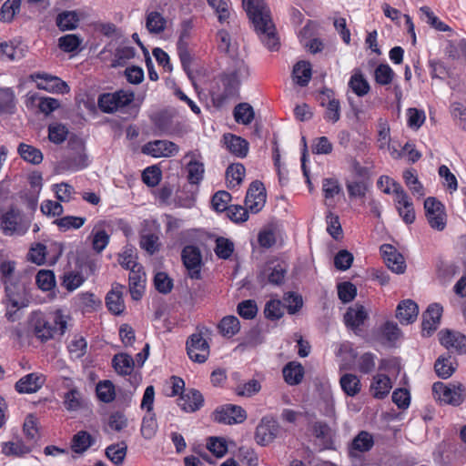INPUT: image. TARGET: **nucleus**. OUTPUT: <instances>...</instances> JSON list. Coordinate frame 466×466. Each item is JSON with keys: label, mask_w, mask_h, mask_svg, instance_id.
Listing matches in <instances>:
<instances>
[{"label": "nucleus", "mask_w": 466, "mask_h": 466, "mask_svg": "<svg viewBox=\"0 0 466 466\" xmlns=\"http://www.w3.org/2000/svg\"><path fill=\"white\" fill-rule=\"evenodd\" d=\"M245 10L261 42L273 50L279 45L270 12L264 0H242Z\"/></svg>", "instance_id": "1"}, {"label": "nucleus", "mask_w": 466, "mask_h": 466, "mask_svg": "<svg viewBox=\"0 0 466 466\" xmlns=\"http://www.w3.org/2000/svg\"><path fill=\"white\" fill-rule=\"evenodd\" d=\"M249 76V69L247 64L237 61L234 69L230 73L219 76L217 86L212 90V97L218 104L223 105L228 99L238 96L240 84Z\"/></svg>", "instance_id": "2"}, {"label": "nucleus", "mask_w": 466, "mask_h": 466, "mask_svg": "<svg viewBox=\"0 0 466 466\" xmlns=\"http://www.w3.org/2000/svg\"><path fill=\"white\" fill-rule=\"evenodd\" d=\"M68 317L62 309H56L45 315L34 312L31 317V326L34 333L41 341L53 339L56 335H63L66 330Z\"/></svg>", "instance_id": "3"}, {"label": "nucleus", "mask_w": 466, "mask_h": 466, "mask_svg": "<svg viewBox=\"0 0 466 466\" xmlns=\"http://www.w3.org/2000/svg\"><path fill=\"white\" fill-rule=\"evenodd\" d=\"M5 285V297L3 303L6 308V318L14 321L16 319V312L26 308L30 303L27 285L25 280L19 279L16 280H7Z\"/></svg>", "instance_id": "4"}, {"label": "nucleus", "mask_w": 466, "mask_h": 466, "mask_svg": "<svg viewBox=\"0 0 466 466\" xmlns=\"http://www.w3.org/2000/svg\"><path fill=\"white\" fill-rule=\"evenodd\" d=\"M383 182H386L387 186L383 188L385 194L394 195V203L397 210L407 209V213L404 216V222L406 224H412L415 220V211L413 203L410 199L407 192L403 189L400 183L396 182L392 178L387 176H381L378 179V187H382Z\"/></svg>", "instance_id": "5"}, {"label": "nucleus", "mask_w": 466, "mask_h": 466, "mask_svg": "<svg viewBox=\"0 0 466 466\" xmlns=\"http://www.w3.org/2000/svg\"><path fill=\"white\" fill-rule=\"evenodd\" d=\"M30 228V221L16 208H10L0 217V229L5 236H23Z\"/></svg>", "instance_id": "6"}, {"label": "nucleus", "mask_w": 466, "mask_h": 466, "mask_svg": "<svg viewBox=\"0 0 466 466\" xmlns=\"http://www.w3.org/2000/svg\"><path fill=\"white\" fill-rule=\"evenodd\" d=\"M287 265L279 259L268 260L259 269L258 280L261 284L279 286L284 283Z\"/></svg>", "instance_id": "7"}, {"label": "nucleus", "mask_w": 466, "mask_h": 466, "mask_svg": "<svg viewBox=\"0 0 466 466\" xmlns=\"http://www.w3.org/2000/svg\"><path fill=\"white\" fill-rule=\"evenodd\" d=\"M432 392L440 401L451 405H460L465 398V390L461 383L445 384L438 381L433 383Z\"/></svg>", "instance_id": "8"}, {"label": "nucleus", "mask_w": 466, "mask_h": 466, "mask_svg": "<svg viewBox=\"0 0 466 466\" xmlns=\"http://www.w3.org/2000/svg\"><path fill=\"white\" fill-rule=\"evenodd\" d=\"M425 216L430 227L437 231H442L447 225V215L441 202L433 197H429L424 201Z\"/></svg>", "instance_id": "9"}, {"label": "nucleus", "mask_w": 466, "mask_h": 466, "mask_svg": "<svg viewBox=\"0 0 466 466\" xmlns=\"http://www.w3.org/2000/svg\"><path fill=\"white\" fill-rule=\"evenodd\" d=\"M134 100V93L119 90L115 93L102 94L98 98V106L105 113L117 111Z\"/></svg>", "instance_id": "10"}, {"label": "nucleus", "mask_w": 466, "mask_h": 466, "mask_svg": "<svg viewBox=\"0 0 466 466\" xmlns=\"http://www.w3.org/2000/svg\"><path fill=\"white\" fill-rule=\"evenodd\" d=\"M247 412L238 405L227 404L218 409L214 412V420L218 423L227 425L239 424L246 420Z\"/></svg>", "instance_id": "11"}, {"label": "nucleus", "mask_w": 466, "mask_h": 466, "mask_svg": "<svg viewBox=\"0 0 466 466\" xmlns=\"http://www.w3.org/2000/svg\"><path fill=\"white\" fill-rule=\"evenodd\" d=\"M279 428V423L272 417H263L256 428V442L260 446L268 445L276 439Z\"/></svg>", "instance_id": "12"}, {"label": "nucleus", "mask_w": 466, "mask_h": 466, "mask_svg": "<svg viewBox=\"0 0 466 466\" xmlns=\"http://www.w3.org/2000/svg\"><path fill=\"white\" fill-rule=\"evenodd\" d=\"M187 352L191 360L204 363L209 356V345L200 333H195L187 340Z\"/></svg>", "instance_id": "13"}, {"label": "nucleus", "mask_w": 466, "mask_h": 466, "mask_svg": "<svg viewBox=\"0 0 466 466\" xmlns=\"http://www.w3.org/2000/svg\"><path fill=\"white\" fill-rule=\"evenodd\" d=\"M266 202V192L262 182L253 181L247 192L245 205L252 213H258L262 209Z\"/></svg>", "instance_id": "14"}, {"label": "nucleus", "mask_w": 466, "mask_h": 466, "mask_svg": "<svg viewBox=\"0 0 466 466\" xmlns=\"http://www.w3.org/2000/svg\"><path fill=\"white\" fill-rule=\"evenodd\" d=\"M178 146L168 140H155L145 144L142 153L153 157H169L178 152Z\"/></svg>", "instance_id": "15"}, {"label": "nucleus", "mask_w": 466, "mask_h": 466, "mask_svg": "<svg viewBox=\"0 0 466 466\" xmlns=\"http://www.w3.org/2000/svg\"><path fill=\"white\" fill-rule=\"evenodd\" d=\"M31 78L36 81V86L39 89L57 94H65L69 91L67 84L57 76H54L48 74L36 73L32 75Z\"/></svg>", "instance_id": "16"}, {"label": "nucleus", "mask_w": 466, "mask_h": 466, "mask_svg": "<svg viewBox=\"0 0 466 466\" xmlns=\"http://www.w3.org/2000/svg\"><path fill=\"white\" fill-rule=\"evenodd\" d=\"M183 263L188 270L191 279L200 278L201 254L195 246H186L181 254Z\"/></svg>", "instance_id": "17"}, {"label": "nucleus", "mask_w": 466, "mask_h": 466, "mask_svg": "<svg viewBox=\"0 0 466 466\" xmlns=\"http://www.w3.org/2000/svg\"><path fill=\"white\" fill-rule=\"evenodd\" d=\"M369 318V312L364 306L355 304L350 307L344 315V321L348 328L358 333L361 330L360 327Z\"/></svg>", "instance_id": "18"}, {"label": "nucleus", "mask_w": 466, "mask_h": 466, "mask_svg": "<svg viewBox=\"0 0 466 466\" xmlns=\"http://www.w3.org/2000/svg\"><path fill=\"white\" fill-rule=\"evenodd\" d=\"M439 339L447 350L452 349L459 354L466 353V337L463 334L449 329L441 330Z\"/></svg>", "instance_id": "19"}, {"label": "nucleus", "mask_w": 466, "mask_h": 466, "mask_svg": "<svg viewBox=\"0 0 466 466\" xmlns=\"http://www.w3.org/2000/svg\"><path fill=\"white\" fill-rule=\"evenodd\" d=\"M177 405L186 412H195L204 405V397L195 389H188L177 399Z\"/></svg>", "instance_id": "20"}, {"label": "nucleus", "mask_w": 466, "mask_h": 466, "mask_svg": "<svg viewBox=\"0 0 466 466\" xmlns=\"http://www.w3.org/2000/svg\"><path fill=\"white\" fill-rule=\"evenodd\" d=\"M380 250L387 267L392 272L397 274L404 273L406 264L401 254L397 252L391 245H383Z\"/></svg>", "instance_id": "21"}, {"label": "nucleus", "mask_w": 466, "mask_h": 466, "mask_svg": "<svg viewBox=\"0 0 466 466\" xmlns=\"http://www.w3.org/2000/svg\"><path fill=\"white\" fill-rule=\"evenodd\" d=\"M441 313L442 307L440 304L433 303L428 307L427 310L422 314L421 326L423 335L430 336L437 329Z\"/></svg>", "instance_id": "22"}, {"label": "nucleus", "mask_w": 466, "mask_h": 466, "mask_svg": "<svg viewBox=\"0 0 466 466\" xmlns=\"http://www.w3.org/2000/svg\"><path fill=\"white\" fill-rule=\"evenodd\" d=\"M45 377L38 373H29L22 377L15 383V390L19 393L31 394L38 391L45 383Z\"/></svg>", "instance_id": "23"}, {"label": "nucleus", "mask_w": 466, "mask_h": 466, "mask_svg": "<svg viewBox=\"0 0 466 466\" xmlns=\"http://www.w3.org/2000/svg\"><path fill=\"white\" fill-rule=\"evenodd\" d=\"M418 314V305L411 299L402 300L396 309V318L402 325L413 323L417 319Z\"/></svg>", "instance_id": "24"}, {"label": "nucleus", "mask_w": 466, "mask_h": 466, "mask_svg": "<svg viewBox=\"0 0 466 466\" xmlns=\"http://www.w3.org/2000/svg\"><path fill=\"white\" fill-rule=\"evenodd\" d=\"M123 285L116 284L106 297V307L114 315L122 314L126 309L123 299Z\"/></svg>", "instance_id": "25"}, {"label": "nucleus", "mask_w": 466, "mask_h": 466, "mask_svg": "<svg viewBox=\"0 0 466 466\" xmlns=\"http://www.w3.org/2000/svg\"><path fill=\"white\" fill-rule=\"evenodd\" d=\"M128 287L134 300H139L144 293L146 276L142 266L132 269L128 277Z\"/></svg>", "instance_id": "26"}, {"label": "nucleus", "mask_w": 466, "mask_h": 466, "mask_svg": "<svg viewBox=\"0 0 466 466\" xmlns=\"http://www.w3.org/2000/svg\"><path fill=\"white\" fill-rule=\"evenodd\" d=\"M326 97H322L321 106H326L324 118L327 121L336 123L340 118V104L339 101L333 97V92L327 89L322 92Z\"/></svg>", "instance_id": "27"}, {"label": "nucleus", "mask_w": 466, "mask_h": 466, "mask_svg": "<svg viewBox=\"0 0 466 466\" xmlns=\"http://www.w3.org/2000/svg\"><path fill=\"white\" fill-rule=\"evenodd\" d=\"M392 389L390 379L385 374H377L372 378L370 391L373 398L382 400Z\"/></svg>", "instance_id": "28"}, {"label": "nucleus", "mask_w": 466, "mask_h": 466, "mask_svg": "<svg viewBox=\"0 0 466 466\" xmlns=\"http://www.w3.org/2000/svg\"><path fill=\"white\" fill-rule=\"evenodd\" d=\"M456 368V360L449 352L439 356L434 364L435 372L441 379L451 377Z\"/></svg>", "instance_id": "29"}, {"label": "nucleus", "mask_w": 466, "mask_h": 466, "mask_svg": "<svg viewBox=\"0 0 466 466\" xmlns=\"http://www.w3.org/2000/svg\"><path fill=\"white\" fill-rule=\"evenodd\" d=\"M185 158H190L187 164V179L191 184H198L204 175V164L197 159V153L189 152Z\"/></svg>", "instance_id": "30"}, {"label": "nucleus", "mask_w": 466, "mask_h": 466, "mask_svg": "<svg viewBox=\"0 0 466 466\" xmlns=\"http://www.w3.org/2000/svg\"><path fill=\"white\" fill-rule=\"evenodd\" d=\"M227 148L238 157H245L248 152V142L244 138L232 134L224 136Z\"/></svg>", "instance_id": "31"}, {"label": "nucleus", "mask_w": 466, "mask_h": 466, "mask_svg": "<svg viewBox=\"0 0 466 466\" xmlns=\"http://www.w3.org/2000/svg\"><path fill=\"white\" fill-rule=\"evenodd\" d=\"M374 444L372 436L367 431H360L352 441L350 449V455L358 456V452L370 451Z\"/></svg>", "instance_id": "32"}, {"label": "nucleus", "mask_w": 466, "mask_h": 466, "mask_svg": "<svg viewBox=\"0 0 466 466\" xmlns=\"http://www.w3.org/2000/svg\"><path fill=\"white\" fill-rule=\"evenodd\" d=\"M282 373L289 385H298L304 377V368L300 363L289 362L283 368Z\"/></svg>", "instance_id": "33"}, {"label": "nucleus", "mask_w": 466, "mask_h": 466, "mask_svg": "<svg viewBox=\"0 0 466 466\" xmlns=\"http://www.w3.org/2000/svg\"><path fill=\"white\" fill-rule=\"evenodd\" d=\"M339 384L347 396L354 397L361 390V383L359 377L355 374L346 373L339 379Z\"/></svg>", "instance_id": "34"}, {"label": "nucleus", "mask_w": 466, "mask_h": 466, "mask_svg": "<svg viewBox=\"0 0 466 466\" xmlns=\"http://www.w3.org/2000/svg\"><path fill=\"white\" fill-rule=\"evenodd\" d=\"M311 66L309 62L299 61L293 66V79L300 86H306L309 84L311 79Z\"/></svg>", "instance_id": "35"}, {"label": "nucleus", "mask_w": 466, "mask_h": 466, "mask_svg": "<svg viewBox=\"0 0 466 466\" xmlns=\"http://www.w3.org/2000/svg\"><path fill=\"white\" fill-rule=\"evenodd\" d=\"M349 86L358 96H364L370 90L368 80L360 70H356L352 74L349 81Z\"/></svg>", "instance_id": "36"}, {"label": "nucleus", "mask_w": 466, "mask_h": 466, "mask_svg": "<svg viewBox=\"0 0 466 466\" xmlns=\"http://www.w3.org/2000/svg\"><path fill=\"white\" fill-rule=\"evenodd\" d=\"M167 26V20L157 11H151L147 14L146 17V28L151 34H160Z\"/></svg>", "instance_id": "37"}, {"label": "nucleus", "mask_w": 466, "mask_h": 466, "mask_svg": "<svg viewBox=\"0 0 466 466\" xmlns=\"http://www.w3.org/2000/svg\"><path fill=\"white\" fill-rule=\"evenodd\" d=\"M112 363L118 374L129 375L133 371L135 360L128 354L119 353L114 356Z\"/></svg>", "instance_id": "38"}, {"label": "nucleus", "mask_w": 466, "mask_h": 466, "mask_svg": "<svg viewBox=\"0 0 466 466\" xmlns=\"http://www.w3.org/2000/svg\"><path fill=\"white\" fill-rule=\"evenodd\" d=\"M234 118L237 123L249 125L254 117L255 112L248 103H239L234 108Z\"/></svg>", "instance_id": "39"}, {"label": "nucleus", "mask_w": 466, "mask_h": 466, "mask_svg": "<svg viewBox=\"0 0 466 466\" xmlns=\"http://www.w3.org/2000/svg\"><path fill=\"white\" fill-rule=\"evenodd\" d=\"M17 151L20 157L28 163L38 165L43 161L42 152L33 146L21 143L18 146Z\"/></svg>", "instance_id": "40"}, {"label": "nucleus", "mask_w": 466, "mask_h": 466, "mask_svg": "<svg viewBox=\"0 0 466 466\" xmlns=\"http://www.w3.org/2000/svg\"><path fill=\"white\" fill-rule=\"evenodd\" d=\"M245 167L240 164H232L226 170V177L229 187H235L241 184L245 177Z\"/></svg>", "instance_id": "41"}, {"label": "nucleus", "mask_w": 466, "mask_h": 466, "mask_svg": "<svg viewBox=\"0 0 466 466\" xmlns=\"http://www.w3.org/2000/svg\"><path fill=\"white\" fill-rule=\"evenodd\" d=\"M218 329L224 337L231 338L239 331L240 322L235 316H226L220 320Z\"/></svg>", "instance_id": "42"}, {"label": "nucleus", "mask_w": 466, "mask_h": 466, "mask_svg": "<svg viewBox=\"0 0 466 466\" xmlns=\"http://www.w3.org/2000/svg\"><path fill=\"white\" fill-rule=\"evenodd\" d=\"M127 445L121 441L111 444L106 449V457L116 465H121L127 455Z\"/></svg>", "instance_id": "43"}, {"label": "nucleus", "mask_w": 466, "mask_h": 466, "mask_svg": "<svg viewBox=\"0 0 466 466\" xmlns=\"http://www.w3.org/2000/svg\"><path fill=\"white\" fill-rule=\"evenodd\" d=\"M92 238V248L96 253H101L108 245L110 235L103 228L95 226Z\"/></svg>", "instance_id": "44"}, {"label": "nucleus", "mask_w": 466, "mask_h": 466, "mask_svg": "<svg viewBox=\"0 0 466 466\" xmlns=\"http://www.w3.org/2000/svg\"><path fill=\"white\" fill-rule=\"evenodd\" d=\"M96 396L99 400L109 403L115 400V386L110 380L99 381L96 387Z\"/></svg>", "instance_id": "45"}, {"label": "nucleus", "mask_w": 466, "mask_h": 466, "mask_svg": "<svg viewBox=\"0 0 466 466\" xmlns=\"http://www.w3.org/2000/svg\"><path fill=\"white\" fill-rule=\"evenodd\" d=\"M395 77V73L388 64H380L374 71V79L378 85H390Z\"/></svg>", "instance_id": "46"}, {"label": "nucleus", "mask_w": 466, "mask_h": 466, "mask_svg": "<svg viewBox=\"0 0 466 466\" xmlns=\"http://www.w3.org/2000/svg\"><path fill=\"white\" fill-rule=\"evenodd\" d=\"M21 0H6L0 9V21L10 23L20 11Z\"/></svg>", "instance_id": "47"}, {"label": "nucleus", "mask_w": 466, "mask_h": 466, "mask_svg": "<svg viewBox=\"0 0 466 466\" xmlns=\"http://www.w3.org/2000/svg\"><path fill=\"white\" fill-rule=\"evenodd\" d=\"M403 179L413 195L418 198H421L425 195L424 187L419 181L414 170H405L403 172Z\"/></svg>", "instance_id": "48"}, {"label": "nucleus", "mask_w": 466, "mask_h": 466, "mask_svg": "<svg viewBox=\"0 0 466 466\" xmlns=\"http://www.w3.org/2000/svg\"><path fill=\"white\" fill-rule=\"evenodd\" d=\"M32 450L30 445H26L22 441H8L5 442L2 447V452L6 456H24L29 453Z\"/></svg>", "instance_id": "49"}, {"label": "nucleus", "mask_w": 466, "mask_h": 466, "mask_svg": "<svg viewBox=\"0 0 466 466\" xmlns=\"http://www.w3.org/2000/svg\"><path fill=\"white\" fill-rule=\"evenodd\" d=\"M260 390V382L253 379L245 383L238 384L235 389V392L238 396L250 398L258 393Z\"/></svg>", "instance_id": "50"}, {"label": "nucleus", "mask_w": 466, "mask_h": 466, "mask_svg": "<svg viewBox=\"0 0 466 466\" xmlns=\"http://www.w3.org/2000/svg\"><path fill=\"white\" fill-rule=\"evenodd\" d=\"M85 222V218L74 216H66L54 221V223L63 231L77 229L81 228Z\"/></svg>", "instance_id": "51"}, {"label": "nucleus", "mask_w": 466, "mask_h": 466, "mask_svg": "<svg viewBox=\"0 0 466 466\" xmlns=\"http://www.w3.org/2000/svg\"><path fill=\"white\" fill-rule=\"evenodd\" d=\"M32 101L38 100V109L45 115H49L60 106V102L53 97L37 96L32 95L30 96Z\"/></svg>", "instance_id": "52"}, {"label": "nucleus", "mask_w": 466, "mask_h": 466, "mask_svg": "<svg viewBox=\"0 0 466 466\" xmlns=\"http://www.w3.org/2000/svg\"><path fill=\"white\" fill-rule=\"evenodd\" d=\"M86 345L87 344L84 337H74L68 345V351L71 359L78 360L82 358L86 354Z\"/></svg>", "instance_id": "53"}, {"label": "nucleus", "mask_w": 466, "mask_h": 466, "mask_svg": "<svg viewBox=\"0 0 466 466\" xmlns=\"http://www.w3.org/2000/svg\"><path fill=\"white\" fill-rule=\"evenodd\" d=\"M77 22V15L75 12H63L56 18V25L63 31L76 28Z\"/></svg>", "instance_id": "54"}, {"label": "nucleus", "mask_w": 466, "mask_h": 466, "mask_svg": "<svg viewBox=\"0 0 466 466\" xmlns=\"http://www.w3.org/2000/svg\"><path fill=\"white\" fill-rule=\"evenodd\" d=\"M234 251V244L228 238L219 237L216 240L215 253L222 259H228Z\"/></svg>", "instance_id": "55"}, {"label": "nucleus", "mask_w": 466, "mask_h": 466, "mask_svg": "<svg viewBox=\"0 0 466 466\" xmlns=\"http://www.w3.org/2000/svg\"><path fill=\"white\" fill-rule=\"evenodd\" d=\"M24 433L26 439L32 442H35L39 438L37 419L33 414L27 415L25 420Z\"/></svg>", "instance_id": "56"}, {"label": "nucleus", "mask_w": 466, "mask_h": 466, "mask_svg": "<svg viewBox=\"0 0 466 466\" xmlns=\"http://www.w3.org/2000/svg\"><path fill=\"white\" fill-rule=\"evenodd\" d=\"M36 284L42 290H51L56 285L55 274L51 270H40L35 277Z\"/></svg>", "instance_id": "57"}, {"label": "nucleus", "mask_w": 466, "mask_h": 466, "mask_svg": "<svg viewBox=\"0 0 466 466\" xmlns=\"http://www.w3.org/2000/svg\"><path fill=\"white\" fill-rule=\"evenodd\" d=\"M137 255L133 248H126L122 253L119 254L118 262L126 269L132 270L140 267L137 261Z\"/></svg>", "instance_id": "58"}, {"label": "nucleus", "mask_w": 466, "mask_h": 466, "mask_svg": "<svg viewBox=\"0 0 466 466\" xmlns=\"http://www.w3.org/2000/svg\"><path fill=\"white\" fill-rule=\"evenodd\" d=\"M84 282L83 276L76 271L65 272L63 276L62 286L65 287L68 291H74L80 287Z\"/></svg>", "instance_id": "59"}, {"label": "nucleus", "mask_w": 466, "mask_h": 466, "mask_svg": "<svg viewBox=\"0 0 466 466\" xmlns=\"http://www.w3.org/2000/svg\"><path fill=\"white\" fill-rule=\"evenodd\" d=\"M68 130L62 124H53L48 127V138L55 144H61L66 139Z\"/></svg>", "instance_id": "60"}, {"label": "nucleus", "mask_w": 466, "mask_h": 466, "mask_svg": "<svg viewBox=\"0 0 466 466\" xmlns=\"http://www.w3.org/2000/svg\"><path fill=\"white\" fill-rule=\"evenodd\" d=\"M347 190L350 198H363L368 191V184L364 180L347 181Z\"/></svg>", "instance_id": "61"}, {"label": "nucleus", "mask_w": 466, "mask_h": 466, "mask_svg": "<svg viewBox=\"0 0 466 466\" xmlns=\"http://www.w3.org/2000/svg\"><path fill=\"white\" fill-rule=\"evenodd\" d=\"M338 296L342 302L349 303L357 296V288L351 282L340 283L338 285Z\"/></svg>", "instance_id": "62"}, {"label": "nucleus", "mask_w": 466, "mask_h": 466, "mask_svg": "<svg viewBox=\"0 0 466 466\" xmlns=\"http://www.w3.org/2000/svg\"><path fill=\"white\" fill-rule=\"evenodd\" d=\"M231 195L227 191L217 192L211 200L212 207L217 212L226 211L230 206Z\"/></svg>", "instance_id": "63"}, {"label": "nucleus", "mask_w": 466, "mask_h": 466, "mask_svg": "<svg viewBox=\"0 0 466 466\" xmlns=\"http://www.w3.org/2000/svg\"><path fill=\"white\" fill-rule=\"evenodd\" d=\"M154 284L157 290L167 294L172 290L173 281L165 272H157L154 278Z\"/></svg>", "instance_id": "64"}]
</instances>
